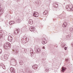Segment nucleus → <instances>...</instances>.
<instances>
[{
	"instance_id": "obj_1",
	"label": "nucleus",
	"mask_w": 73,
	"mask_h": 73,
	"mask_svg": "<svg viewBox=\"0 0 73 73\" xmlns=\"http://www.w3.org/2000/svg\"><path fill=\"white\" fill-rule=\"evenodd\" d=\"M9 55L7 54H5L4 56H2L1 57V59L3 61H5V60L8 59V57Z\"/></svg>"
},
{
	"instance_id": "obj_2",
	"label": "nucleus",
	"mask_w": 73,
	"mask_h": 73,
	"mask_svg": "<svg viewBox=\"0 0 73 73\" xmlns=\"http://www.w3.org/2000/svg\"><path fill=\"white\" fill-rule=\"evenodd\" d=\"M42 44H46L47 43V40H46L45 38H43L42 39Z\"/></svg>"
},
{
	"instance_id": "obj_3",
	"label": "nucleus",
	"mask_w": 73,
	"mask_h": 73,
	"mask_svg": "<svg viewBox=\"0 0 73 73\" xmlns=\"http://www.w3.org/2000/svg\"><path fill=\"white\" fill-rule=\"evenodd\" d=\"M8 46H9V43H5L4 44V47L5 49H7V47H8Z\"/></svg>"
},
{
	"instance_id": "obj_4",
	"label": "nucleus",
	"mask_w": 73,
	"mask_h": 73,
	"mask_svg": "<svg viewBox=\"0 0 73 73\" xmlns=\"http://www.w3.org/2000/svg\"><path fill=\"white\" fill-rule=\"evenodd\" d=\"M11 73H15V69L13 67H11L10 69Z\"/></svg>"
},
{
	"instance_id": "obj_5",
	"label": "nucleus",
	"mask_w": 73,
	"mask_h": 73,
	"mask_svg": "<svg viewBox=\"0 0 73 73\" xmlns=\"http://www.w3.org/2000/svg\"><path fill=\"white\" fill-rule=\"evenodd\" d=\"M33 16L35 17H38V13L37 12H34Z\"/></svg>"
},
{
	"instance_id": "obj_6",
	"label": "nucleus",
	"mask_w": 73,
	"mask_h": 73,
	"mask_svg": "<svg viewBox=\"0 0 73 73\" xmlns=\"http://www.w3.org/2000/svg\"><path fill=\"white\" fill-rule=\"evenodd\" d=\"M69 8H70V9H73V6H71L70 5H67L66 7V9H69Z\"/></svg>"
},
{
	"instance_id": "obj_7",
	"label": "nucleus",
	"mask_w": 73,
	"mask_h": 73,
	"mask_svg": "<svg viewBox=\"0 0 73 73\" xmlns=\"http://www.w3.org/2000/svg\"><path fill=\"white\" fill-rule=\"evenodd\" d=\"M29 30L31 32L34 31H35V28L32 26L31 27L29 28Z\"/></svg>"
},
{
	"instance_id": "obj_8",
	"label": "nucleus",
	"mask_w": 73,
	"mask_h": 73,
	"mask_svg": "<svg viewBox=\"0 0 73 73\" xmlns=\"http://www.w3.org/2000/svg\"><path fill=\"white\" fill-rule=\"evenodd\" d=\"M38 65L35 64V65H33V68L35 70H36V69H37V68H38Z\"/></svg>"
},
{
	"instance_id": "obj_9",
	"label": "nucleus",
	"mask_w": 73,
	"mask_h": 73,
	"mask_svg": "<svg viewBox=\"0 0 73 73\" xmlns=\"http://www.w3.org/2000/svg\"><path fill=\"white\" fill-rule=\"evenodd\" d=\"M61 69H62V70H61L62 72H64L65 71V70L66 69V68L62 67L61 68Z\"/></svg>"
},
{
	"instance_id": "obj_10",
	"label": "nucleus",
	"mask_w": 73,
	"mask_h": 73,
	"mask_svg": "<svg viewBox=\"0 0 73 73\" xmlns=\"http://www.w3.org/2000/svg\"><path fill=\"white\" fill-rule=\"evenodd\" d=\"M3 37V35L1 31H0V38H2Z\"/></svg>"
},
{
	"instance_id": "obj_11",
	"label": "nucleus",
	"mask_w": 73,
	"mask_h": 73,
	"mask_svg": "<svg viewBox=\"0 0 73 73\" xmlns=\"http://www.w3.org/2000/svg\"><path fill=\"white\" fill-rule=\"evenodd\" d=\"M33 20H32L30 19L29 22V23L31 25L33 24Z\"/></svg>"
},
{
	"instance_id": "obj_12",
	"label": "nucleus",
	"mask_w": 73,
	"mask_h": 73,
	"mask_svg": "<svg viewBox=\"0 0 73 73\" xmlns=\"http://www.w3.org/2000/svg\"><path fill=\"white\" fill-rule=\"evenodd\" d=\"M41 50L39 48H37L36 50V53H39L40 52Z\"/></svg>"
},
{
	"instance_id": "obj_13",
	"label": "nucleus",
	"mask_w": 73,
	"mask_h": 73,
	"mask_svg": "<svg viewBox=\"0 0 73 73\" xmlns=\"http://www.w3.org/2000/svg\"><path fill=\"white\" fill-rule=\"evenodd\" d=\"M53 5L55 8H56V7H58V5L56 3H54L53 4Z\"/></svg>"
},
{
	"instance_id": "obj_14",
	"label": "nucleus",
	"mask_w": 73,
	"mask_h": 73,
	"mask_svg": "<svg viewBox=\"0 0 73 73\" xmlns=\"http://www.w3.org/2000/svg\"><path fill=\"white\" fill-rule=\"evenodd\" d=\"M66 25H67V23H65L63 24L62 26L64 28H65V27H66Z\"/></svg>"
},
{
	"instance_id": "obj_15",
	"label": "nucleus",
	"mask_w": 73,
	"mask_h": 73,
	"mask_svg": "<svg viewBox=\"0 0 73 73\" xmlns=\"http://www.w3.org/2000/svg\"><path fill=\"white\" fill-rule=\"evenodd\" d=\"M18 31H19L17 29H15V31H14V33L15 34H17L18 33Z\"/></svg>"
},
{
	"instance_id": "obj_16",
	"label": "nucleus",
	"mask_w": 73,
	"mask_h": 73,
	"mask_svg": "<svg viewBox=\"0 0 73 73\" xmlns=\"http://www.w3.org/2000/svg\"><path fill=\"white\" fill-rule=\"evenodd\" d=\"M15 22L13 21H11L9 22V24L10 25H12L13 24H14Z\"/></svg>"
},
{
	"instance_id": "obj_17",
	"label": "nucleus",
	"mask_w": 73,
	"mask_h": 73,
	"mask_svg": "<svg viewBox=\"0 0 73 73\" xmlns=\"http://www.w3.org/2000/svg\"><path fill=\"white\" fill-rule=\"evenodd\" d=\"M48 10H45L44 12L43 13V14L44 15H46L48 13Z\"/></svg>"
},
{
	"instance_id": "obj_18",
	"label": "nucleus",
	"mask_w": 73,
	"mask_h": 73,
	"mask_svg": "<svg viewBox=\"0 0 73 73\" xmlns=\"http://www.w3.org/2000/svg\"><path fill=\"white\" fill-rule=\"evenodd\" d=\"M66 46V44L63 43L62 45H61V46L62 48H64L65 46Z\"/></svg>"
},
{
	"instance_id": "obj_19",
	"label": "nucleus",
	"mask_w": 73,
	"mask_h": 73,
	"mask_svg": "<svg viewBox=\"0 0 73 73\" xmlns=\"http://www.w3.org/2000/svg\"><path fill=\"white\" fill-rule=\"evenodd\" d=\"M19 64L20 65H23V64H24L23 61L22 60L20 61L19 62Z\"/></svg>"
},
{
	"instance_id": "obj_20",
	"label": "nucleus",
	"mask_w": 73,
	"mask_h": 73,
	"mask_svg": "<svg viewBox=\"0 0 73 73\" xmlns=\"http://www.w3.org/2000/svg\"><path fill=\"white\" fill-rule=\"evenodd\" d=\"M10 38H11V39H10V41L11 42V44H12V36H9Z\"/></svg>"
},
{
	"instance_id": "obj_21",
	"label": "nucleus",
	"mask_w": 73,
	"mask_h": 73,
	"mask_svg": "<svg viewBox=\"0 0 73 73\" xmlns=\"http://www.w3.org/2000/svg\"><path fill=\"white\" fill-rule=\"evenodd\" d=\"M70 32H72L73 31V28H70Z\"/></svg>"
},
{
	"instance_id": "obj_22",
	"label": "nucleus",
	"mask_w": 73,
	"mask_h": 73,
	"mask_svg": "<svg viewBox=\"0 0 73 73\" xmlns=\"http://www.w3.org/2000/svg\"><path fill=\"white\" fill-rule=\"evenodd\" d=\"M45 71L46 72H48L49 71V68H46L45 69Z\"/></svg>"
},
{
	"instance_id": "obj_23",
	"label": "nucleus",
	"mask_w": 73,
	"mask_h": 73,
	"mask_svg": "<svg viewBox=\"0 0 73 73\" xmlns=\"http://www.w3.org/2000/svg\"><path fill=\"white\" fill-rule=\"evenodd\" d=\"M66 38L68 40H70V37L68 35L67 36Z\"/></svg>"
},
{
	"instance_id": "obj_24",
	"label": "nucleus",
	"mask_w": 73,
	"mask_h": 73,
	"mask_svg": "<svg viewBox=\"0 0 73 73\" xmlns=\"http://www.w3.org/2000/svg\"><path fill=\"white\" fill-rule=\"evenodd\" d=\"M0 12H1V13H3V10L0 9Z\"/></svg>"
},
{
	"instance_id": "obj_25",
	"label": "nucleus",
	"mask_w": 73,
	"mask_h": 73,
	"mask_svg": "<svg viewBox=\"0 0 73 73\" xmlns=\"http://www.w3.org/2000/svg\"><path fill=\"white\" fill-rule=\"evenodd\" d=\"M65 60L66 62H68V61H69V59H68L66 58L65 59Z\"/></svg>"
},
{
	"instance_id": "obj_26",
	"label": "nucleus",
	"mask_w": 73,
	"mask_h": 73,
	"mask_svg": "<svg viewBox=\"0 0 73 73\" xmlns=\"http://www.w3.org/2000/svg\"><path fill=\"white\" fill-rule=\"evenodd\" d=\"M17 21L18 23H20V19H18L17 20Z\"/></svg>"
},
{
	"instance_id": "obj_27",
	"label": "nucleus",
	"mask_w": 73,
	"mask_h": 73,
	"mask_svg": "<svg viewBox=\"0 0 73 73\" xmlns=\"http://www.w3.org/2000/svg\"><path fill=\"white\" fill-rule=\"evenodd\" d=\"M33 50H30V52L31 54L33 53Z\"/></svg>"
},
{
	"instance_id": "obj_28",
	"label": "nucleus",
	"mask_w": 73,
	"mask_h": 73,
	"mask_svg": "<svg viewBox=\"0 0 73 73\" xmlns=\"http://www.w3.org/2000/svg\"><path fill=\"white\" fill-rule=\"evenodd\" d=\"M31 54L32 56H34V53H33V52L32 53H31Z\"/></svg>"
},
{
	"instance_id": "obj_29",
	"label": "nucleus",
	"mask_w": 73,
	"mask_h": 73,
	"mask_svg": "<svg viewBox=\"0 0 73 73\" xmlns=\"http://www.w3.org/2000/svg\"><path fill=\"white\" fill-rule=\"evenodd\" d=\"M2 68H3V69H5V66H3Z\"/></svg>"
},
{
	"instance_id": "obj_30",
	"label": "nucleus",
	"mask_w": 73,
	"mask_h": 73,
	"mask_svg": "<svg viewBox=\"0 0 73 73\" xmlns=\"http://www.w3.org/2000/svg\"><path fill=\"white\" fill-rule=\"evenodd\" d=\"M64 49L65 50H66V49H67V47H65L64 48Z\"/></svg>"
},
{
	"instance_id": "obj_31",
	"label": "nucleus",
	"mask_w": 73,
	"mask_h": 73,
	"mask_svg": "<svg viewBox=\"0 0 73 73\" xmlns=\"http://www.w3.org/2000/svg\"><path fill=\"white\" fill-rule=\"evenodd\" d=\"M2 52V50H1L0 49V54H1V53Z\"/></svg>"
},
{
	"instance_id": "obj_32",
	"label": "nucleus",
	"mask_w": 73,
	"mask_h": 73,
	"mask_svg": "<svg viewBox=\"0 0 73 73\" xmlns=\"http://www.w3.org/2000/svg\"><path fill=\"white\" fill-rule=\"evenodd\" d=\"M4 65L3 64H2L1 65V66L2 67H3V66H4Z\"/></svg>"
},
{
	"instance_id": "obj_33",
	"label": "nucleus",
	"mask_w": 73,
	"mask_h": 73,
	"mask_svg": "<svg viewBox=\"0 0 73 73\" xmlns=\"http://www.w3.org/2000/svg\"><path fill=\"white\" fill-rule=\"evenodd\" d=\"M21 73H24V71H22L21 72Z\"/></svg>"
},
{
	"instance_id": "obj_34",
	"label": "nucleus",
	"mask_w": 73,
	"mask_h": 73,
	"mask_svg": "<svg viewBox=\"0 0 73 73\" xmlns=\"http://www.w3.org/2000/svg\"><path fill=\"white\" fill-rule=\"evenodd\" d=\"M15 60V61H16V60H15V59H12V60Z\"/></svg>"
},
{
	"instance_id": "obj_35",
	"label": "nucleus",
	"mask_w": 73,
	"mask_h": 73,
	"mask_svg": "<svg viewBox=\"0 0 73 73\" xmlns=\"http://www.w3.org/2000/svg\"><path fill=\"white\" fill-rule=\"evenodd\" d=\"M43 49H45V47L43 46Z\"/></svg>"
},
{
	"instance_id": "obj_36",
	"label": "nucleus",
	"mask_w": 73,
	"mask_h": 73,
	"mask_svg": "<svg viewBox=\"0 0 73 73\" xmlns=\"http://www.w3.org/2000/svg\"><path fill=\"white\" fill-rule=\"evenodd\" d=\"M8 40L9 41V38H8Z\"/></svg>"
},
{
	"instance_id": "obj_37",
	"label": "nucleus",
	"mask_w": 73,
	"mask_h": 73,
	"mask_svg": "<svg viewBox=\"0 0 73 73\" xmlns=\"http://www.w3.org/2000/svg\"><path fill=\"white\" fill-rule=\"evenodd\" d=\"M72 11V10H70V11Z\"/></svg>"
},
{
	"instance_id": "obj_38",
	"label": "nucleus",
	"mask_w": 73,
	"mask_h": 73,
	"mask_svg": "<svg viewBox=\"0 0 73 73\" xmlns=\"http://www.w3.org/2000/svg\"><path fill=\"white\" fill-rule=\"evenodd\" d=\"M10 64H11V62H10Z\"/></svg>"
},
{
	"instance_id": "obj_39",
	"label": "nucleus",
	"mask_w": 73,
	"mask_h": 73,
	"mask_svg": "<svg viewBox=\"0 0 73 73\" xmlns=\"http://www.w3.org/2000/svg\"><path fill=\"white\" fill-rule=\"evenodd\" d=\"M10 46H11V45H9V47H10Z\"/></svg>"
},
{
	"instance_id": "obj_40",
	"label": "nucleus",
	"mask_w": 73,
	"mask_h": 73,
	"mask_svg": "<svg viewBox=\"0 0 73 73\" xmlns=\"http://www.w3.org/2000/svg\"><path fill=\"white\" fill-rule=\"evenodd\" d=\"M0 9H1V8L0 7Z\"/></svg>"
},
{
	"instance_id": "obj_41",
	"label": "nucleus",
	"mask_w": 73,
	"mask_h": 73,
	"mask_svg": "<svg viewBox=\"0 0 73 73\" xmlns=\"http://www.w3.org/2000/svg\"><path fill=\"white\" fill-rule=\"evenodd\" d=\"M31 57H32V56H31Z\"/></svg>"
},
{
	"instance_id": "obj_42",
	"label": "nucleus",
	"mask_w": 73,
	"mask_h": 73,
	"mask_svg": "<svg viewBox=\"0 0 73 73\" xmlns=\"http://www.w3.org/2000/svg\"><path fill=\"white\" fill-rule=\"evenodd\" d=\"M9 44H11L10 43H9Z\"/></svg>"
},
{
	"instance_id": "obj_43",
	"label": "nucleus",
	"mask_w": 73,
	"mask_h": 73,
	"mask_svg": "<svg viewBox=\"0 0 73 73\" xmlns=\"http://www.w3.org/2000/svg\"><path fill=\"white\" fill-rule=\"evenodd\" d=\"M8 38H9V36L8 37Z\"/></svg>"
},
{
	"instance_id": "obj_44",
	"label": "nucleus",
	"mask_w": 73,
	"mask_h": 73,
	"mask_svg": "<svg viewBox=\"0 0 73 73\" xmlns=\"http://www.w3.org/2000/svg\"><path fill=\"white\" fill-rule=\"evenodd\" d=\"M56 47H57V46Z\"/></svg>"
},
{
	"instance_id": "obj_45",
	"label": "nucleus",
	"mask_w": 73,
	"mask_h": 73,
	"mask_svg": "<svg viewBox=\"0 0 73 73\" xmlns=\"http://www.w3.org/2000/svg\"><path fill=\"white\" fill-rule=\"evenodd\" d=\"M2 0L3 1V0Z\"/></svg>"
}]
</instances>
